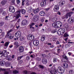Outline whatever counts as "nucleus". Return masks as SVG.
<instances>
[{
    "instance_id": "obj_1",
    "label": "nucleus",
    "mask_w": 74,
    "mask_h": 74,
    "mask_svg": "<svg viewBox=\"0 0 74 74\" xmlns=\"http://www.w3.org/2000/svg\"><path fill=\"white\" fill-rule=\"evenodd\" d=\"M12 31V30L10 29V30L7 33V34L5 36V37L7 38H9L10 39H12L14 37V36L13 35H12L11 34L10 32H11Z\"/></svg>"
},
{
    "instance_id": "obj_2",
    "label": "nucleus",
    "mask_w": 74,
    "mask_h": 74,
    "mask_svg": "<svg viewBox=\"0 0 74 74\" xmlns=\"http://www.w3.org/2000/svg\"><path fill=\"white\" fill-rule=\"evenodd\" d=\"M64 68L63 66H59L57 69L58 73L60 74H63L64 72Z\"/></svg>"
},
{
    "instance_id": "obj_3",
    "label": "nucleus",
    "mask_w": 74,
    "mask_h": 74,
    "mask_svg": "<svg viewBox=\"0 0 74 74\" xmlns=\"http://www.w3.org/2000/svg\"><path fill=\"white\" fill-rule=\"evenodd\" d=\"M27 38L28 40L30 41H32L34 39V36L33 35H32L31 34H29L27 35Z\"/></svg>"
},
{
    "instance_id": "obj_4",
    "label": "nucleus",
    "mask_w": 74,
    "mask_h": 74,
    "mask_svg": "<svg viewBox=\"0 0 74 74\" xmlns=\"http://www.w3.org/2000/svg\"><path fill=\"white\" fill-rule=\"evenodd\" d=\"M9 11L11 12L14 13L15 12V8L12 6H10L9 7Z\"/></svg>"
},
{
    "instance_id": "obj_5",
    "label": "nucleus",
    "mask_w": 74,
    "mask_h": 74,
    "mask_svg": "<svg viewBox=\"0 0 74 74\" xmlns=\"http://www.w3.org/2000/svg\"><path fill=\"white\" fill-rule=\"evenodd\" d=\"M39 16L37 15H36L34 16L33 19V21L35 22H36L39 20Z\"/></svg>"
},
{
    "instance_id": "obj_6",
    "label": "nucleus",
    "mask_w": 74,
    "mask_h": 74,
    "mask_svg": "<svg viewBox=\"0 0 74 74\" xmlns=\"http://www.w3.org/2000/svg\"><path fill=\"white\" fill-rule=\"evenodd\" d=\"M47 0H42V1L40 3V5L42 7H44L46 5L47 3H46Z\"/></svg>"
},
{
    "instance_id": "obj_7",
    "label": "nucleus",
    "mask_w": 74,
    "mask_h": 74,
    "mask_svg": "<svg viewBox=\"0 0 74 74\" xmlns=\"http://www.w3.org/2000/svg\"><path fill=\"white\" fill-rule=\"evenodd\" d=\"M21 36V31H18L15 33V36L17 38L20 37Z\"/></svg>"
},
{
    "instance_id": "obj_8",
    "label": "nucleus",
    "mask_w": 74,
    "mask_h": 74,
    "mask_svg": "<svg viewBox=\"0 0 74 74\" xmlns=\"http://www.w3.org/2000/svg\"><path fill=\"white\" fill-rule=\"evenodd\" d=\"M33 43L34 45L37 46L39 44V41L37 40H34L33 41Z\"/></svg>"
},
{
    "instance_id": "obj_9",
    "label": "nucleus",
    "mask_w": 74,
    "mask_h": 74,
    "mask_svg": "<svg viewBox=\"0 0 74 74\" xmlns=\"http://www.w3.org/2000/svg\"><path fill=\"white\" fill-rule=\"evenodd\" d=\"M62 58H64V59H65L66 60V61H63L64 62H67V63H68V62H69V58H67V56H66V54H64V55H63L62 56Z\"/></svg>"
},
{
    "instance_id": "obj_10",
    "label": "nucleus",
    "mask_w": 74,
    "mask_h": 74,
    "mask_svg": "<svg viewBox=\"0 0 74 74\" xmlns=\"http://www.w3.org/2000/svg\"><path fill=\"white\" fill-rule=\"evenodd\" d=\"M1 71H4L3 72L4 74H9V72L6 71V69H2L1 68H0V73Z\"/></svg>"
},
{
    "instance_id": "obj_11",
    "label": "nucleus",
    "mask_w": 74,
    "mask_h": 74,
    "mask_svg": "<svg viewBox=\"0 0 74 74\" xmlns=\"http://www.w3.org/2000/svg\"><path fill=\"white\" fill-rule=\"evenodd\" d=\"M24 48L22 46H20L18 47V51L22 53V52H23L24 51Z\"/></svg>"
},
{
    "instance_id": "obj_12",
    "label": "nucleus",
    "mask_w": 74,
    "mask_h": 74,
    "mask_svg": "<svg viewBox=\"0 0 74 74\" xmlns=\"http://www.w3.org/2000/svg\"><path fill=\"white\" fill-rule=\"evenodd\" d=\"M27 23V21L25 20L22 21L21 24L23 26H24V25H26Z\"/></svg>"
},
{
    "instance_id": "obj_13",
    "label": "nucleus",
    "mask_w": 74,
    "mask_h": 74,
    "mask_svg": "<svg viewBox=\"0 0 74 74\" xmlns=\"http://www.w3.org/2000/svg\"><path fill=\"white\" fill-rule=\"evenodd\" d=\"M57 23L58 28H59V27H62V26L63 24L62 22L59 21H57Z\"/></svg>"
},
{
    "instance_id": "obj_14",
    "label": "nucleus",
    "mask_w": 74,
    "mask_h": 74,
    "mask_svg": "<svg viewBox=\"0 0 74 74\" xmlns=\"http://www.w3.org/2000/svg\"><path fill=\"white\" fill-rule=\"evenodd\" d=\"M52 25L53 27H54V28H58L57 22L53 23Z\"/></svg>"
},
{
    "instance_id": "obj_15",
    "label": "nucleus",
    "mask_w": 74,
    "mask_h": 74,
    "mask_svg": "<svg viewBox=\"0 0 74 74\" xmlns=\"http://www.w3.org/2000/svg\"><path fill=\"white\" fill-rule=\"evenodd\" d=\"M59 6L58 5H55L53 8V10L54 11H56V10L57 11L59 10Z\"/></svg>"
},
{
    "instance_id": "obj_16",
    "label": "nucleus",
    "mask_w": 74,
    "mask_h": 74,
    "mask_svg": "<svg viewBox=\"0 0 74 74\" xmlns=\"http://www.w3.org/2000/svg\"><path fill=\"white\" fill-rule=\"evenodd\" d=\"M42 62L43 64H47V60L46 59L43 58L42 59Z\"/></svg>"
},
{
    "instance_id": "obj_17",
    "label": "nucleus",
    "mask_w": 74,
    "mask_h": 74,
    "mask_svg": "<svg viewBox=\"0 0 74 74\" xmlns=\"http://www.w3.org/2000/svg\"><path fill=\"white\" fill-rule=\"evenodd\" d=\"M20 10L22 14H25L26 12V11L24 9H22Z\"/></svg>"
},
{
    "instance_id": "obj_18",
    "label": "nucleus",
    "mask_w": 74,
    "mask_h": 74,
    "mask_svg": "<svg viewBox=\"0 0 74 74\" xmlns=\"http://www.w3.org/2000/svg\"><path fill=\"white\" fill-rule=\"evenodd\" d=\"M60 29V32H61V33L63 35V34H64V33H65V29L64 28H61L59 29Z\"/></svg>"
},
{
    "instance_id": "obj_19",
    "label": "nucleus",
    "mask_w": 74,
    "mask_h": 74,
    "mask_svg": "<svg viewBox=\"0 0 74 74\" xmlns=\"http://www.w3.org/2000/svg\"><path fill=\"white\" fill-rule=\"evenodd\" d=\"M68 22L69 23H74V20L71 18H70L69 19Z\"/></svg>"
},
{
    "instance_id": "obj_20",
    "label": "nucleus",
    "mask_w": 74,
    "mask_h": 74,
    "mask_svg": "<svg viewBox=\"0 0 74 74\" xmlns=\"http://www.w3.org/2000/svg\"><path fill=\"white\" fill-rule=\"evenodd\" d=\"M40 14L41 16H44L45 15V13L44 11H41L40 12Z\"/></svg>"
},
{
    "instance_id": "obj_21",
    "label": "nucleus",
    "mask_w": 74,
    "mask_h": 74,
    "mask_svg": "<svg viewBox=\"0 0 74 74\" xmlns=\"http://www.w3.org/2000/svg\"><path fill=\"white\" fill-rule=\"evenodd\" d=\"M9 43H10V42H5V43L4 44V47H6V48H7L9 44Z\"/></svg>"
},
{
    "instance_id": "obj_22",
    "label": "nucleus",
    "mask_w": 74,
    "mask_h": 74,
    "mask_svg": "<svg viewBox=\"0 0 74 74\" xmlns=\"http://www.w3.org/2000/svg\"><path fill=\"white\" fill-rule=\"evenodd\" d=\"M7 1L5 0H3L1 2V4H2V5H5Z\"/></svg>"
},
{
    "instance_id": "obj_23",
    "label": "nucleus",
    "mask_w": 74,
    "mask_h": 74,
    "mask_svg": "<svg viewBox=\"0 0 74 74\" xmlns=\"http://www.w3.org/2000/svg\"><path fill=\"white\" fill-rule=\"evenodd\" d=\"M14 14L16 15H21V11L20 10L17 11L14 13Z\"/></svg>"
},
{
    "instance_id": "obj_24",
    "label": "nucleus",
    "mask_w": 74,
    "mask_h": 74,
    "mask_svg": "<svg viewBox=\"0 0 74 74\" xmlns=\"http://www.w3.org/2000/svg\"><path fill=\"white\" fill-rule=\"evenodd\" d=\"M73 13V12H70L68 13L66 15H67L69 17H70V16H71V14H72Z\"/></svg>"
},
{
    "instance_id": "obj_25",
    "label": "nucleus",
    "mask_w": 74,
    "mask_h": 74,
    "mask_svg": "<svg viewBox=\"0 0 74 74\" xmlns=\"http://www.w3.org/2000/svg\"><path fill=\"white\" fill-rule=\"evenodd\" d=\"M63 66H64V67L65 68H68V64H67L66 63H64Z\"/></svg>"
},
{
    "instance_id": "obj_26",
    "label": "nucleus",
    "mask_w": 74,
    "mask_h": 74,
    "mask_svg": "<svg viewBox=\"0 0 74 74\" xmlns=\"http://www.w3.org/2000/svg\"><path fill=\"white\" fill-rule=\"evenodd\" d=\"M39 11H40V10H39V9H35L34 11V13H37V12H39Z\"/></svg>"
},
{
    "instance_id": "obj_27",
    "label": "nucleus",
    "mask_w": 74,
    "mask_h": 74,
    "mask_svg": "<svg viewBox=\"0 0 74 74\" xmlns=\"http://www.w3.org/2000/svg\"><path fill=\"white\" fill-rule=\"evenodd\" d=\"M14 45L16 46V47H19V45L18 44V42H15L14 43Z\"/></svg>"
},
{
    "instance_id": "obj_28",
    "label": "nucleus",
    "mask_w": 74,
    "mask_h": 74,
    "mask_svg": "<svg viewBox=\"0 0 74 74\" xmlns=\"http://www.w3.org/2000/svg\"><path fill=\"white\" fill-rule=\"evenodd\" d=\"M45 39V36H42L41 37V40L42 41H44Z\"/></svg>"
},
{
    "instance_id": "obj_29",
    "label": "nucleus",
    "mask_w": 74,
    "mask_h": 74,
    "mask_svg": "<svg viewBox=\"0 0 74 74\" xmlns=\"http://www.w3.org/2000/svg\"><path fill=\"white\" fill-rule=\"evenodd\" d=\"M4 64H5V61H2L0 63L1 66H4Z\"/></svg>"
},
{
    "instance_id": "obj_30",
    "label": "nucleus",
    "mask_w": 74,
    "mask_h": 74,
    "mask_svg": "<svg viewBox=\"0 0 74 74\" xmlns=\"http://www.w3.org/2000/svg\"><path fill=\"white\" fill-rule=\"evenodd\" d=\"M60 30L59 29L58 30V32H57V34L58 35H62V34L61 32L60 31Z\"/></svg>"
},
{
    "instance_id": "obj_31",
    "label": "nucleus",
    "mask_w": 74,
    "mask_h": 74,
    "mask_svg": "<svg viewBox=\"0 0 74 74\" xmlns=\"http://www.w3.org/2000/svg\"><path fill=\"white\" fill-rule=\"evenodd\" d=\"M16 19H18L19 18H21V14L16 15Z\"/></svg>"
},
{
    "instance_id": "obj_32",
    "label": "nucleus",
    "mask_w": 74,
    "mask_h": 74,
    "mask_svg": "<svg viewBox=\"0 0 74 74\" xmlns=\"http://www.w3.org/2000/svg\"><path fill=\"white\" fill-rule=\"evenodd\" d=\"M39 68H40V69H44V68L45 67H44V66L42 65H39Z\"/></svg>"
},
{
    "instance_id": "obj_33",
    "label": "nucleus",
    "mask_w": 74,
    "mask_h": 74,
    "mask_svg": "<svg viewBox=\"0 0 74 74\" xmlns=\"http://www.w3.org/2000/svg\"><path fill=\"white\" fill-rule=\"evenodd\" d=\"M69 35L67 34V33H65L64 35V37H69Z\"/></svg>"
},
{
    "instance_id": "obj_34",
    "label": "nucleus",
    "mask_w": 74,
    "mask_h": 74,
    "mask_svg": "<svg viewBox=\"0 0 74 74\" xmlns=\"http://www.w3.org/2000/svg\"><path fill=\"white\" fill-rule=\"evenodd\" d=\"M1 52L2 53L3 56H4V54L5 53H6L7 51H6V50H4L3 51H1Z\"/></svg>"
},
{
    "instance_id": "obj_35",
    "label": "nucleus",
    "mask_w": 74,
    "mask_h": 74,
    "mask_svg": "<svg viewBox=\"0 0 74 74\" xmlns=\"http://www.w3.org/2000/svg\"><path fill=\"white\" fill-rule=\"evenodd\" d=\"M64 27H65L66 29H67L69 27V26L67 25V24H64Z\"/></svg>"
},
{
    "instance_id": "obj_36",
    "label": "nucleus",
    "mask_w": 74,
    "mask_h": 74,
    "mask_svg": "<svg viewBox=\"0 0 74 74\" xmlns=\"http://www.w3.org/2000/svg\"><path fill=\"white\" fill-rule=\"evenodd\" d=\"M24 40V37H23V36H21L20 38V41H23Z\"/></svg>"
},
{
    "instance_id": "obj_37",
    "label": "nucleus",
    "mask_w": 74,
    "mask_h": 74,
    "mask_svg": "<svg viewBox=\"0 0 74 74\" xmlns=\"http://www.w3.org/2000/svg\"><path fill=\"white\" fill-rule=\"evenodd\" d=\"M53 22H56V21H57V20H58V19L56 18H53Z\"/></svg>"
},
{
    "instance_id": "obj_38",
    "label": "nucleus",
    "mask_w": 74,
    "mask_h": 74,
    "mask_svg": "<svg viewBox=\"0 0 74 74\" xmlns=\"http://www.w3.org/2000/svg\"><path fill=\"white\" fill-rule=\"evenodd\" d=\"M26 60H30V58L29 56H26Z\"/></svg>"
},
{
    "instance_id": "obj_39",
    "label": "nucleus",
    "mask_w": 74,
    "mask_h": 74,
    "mask_svg": "<svg viewBox=\"0 0 74 74\" xmlns=\"http://www.w3.org/2000/svg\"><path fill=\"white\" fill-rule=\"evenodd\" d=\"M62 18L63 19H65V18H68V16L67 15H65L64 16L62 17Z\"/></svg>"
},
{
    "instance_id": "obj_40",
    "label": "nucleus",
    "mask_w": 74,
    "mask_h": 74,
    "mask_svg": "<svg viewBox=\"0 0 74 74\" xmlns=\"http://www.w3.org/2000/svg\"><path fill=\"white\" fill-rule=\"evenodd\" d=\"M18 73V71L16 70L14 71L13 72V74H16V73Z\"/></svg>"
},
{
    "instance_id": "obj_41",
    "label": "nucleus",
    "mask_w": 74,
    "mask_h": 74,
    "mask_svg": "<svg viewBox=\"0 0 74 74\" xmlns=\"http://www.w3.org/2000/svg\"><path fill=\"white\" fill-rule=\"evenodd\" d=\"M57 60H58V59H56V58H54L53 59V62H57Z\"/></svg>"
},
{
    "instance_id": "obj_42",
    "label": "nucleus",
    "mask_w": 74,
    "mask_h": 74,
    "mask_svg": "<svg viewBox=\"0 0 74 74\" xmlns=\"http://www.w3.org/2000/svg\"><path fill=\"white\" fill-rule=\"evenodd\" d=\"M22 58H23V56L18 57L17 60H19Z\"/></svg>"
},
{
    "instance_id": "obj_43",
    "label": "nucleus",
    "mask_w": 74,
    "mask_h": 74,
    "mask_svg": "<svg viewBox=\"0 0 74 74\" xmlns=\"http://www.w3.org/2000/svg\"><path fill=\"white\" fill-rule=\"evenodd\" d=\"M3 56V54L1 52V51H0V57H1V58H2Z\"/></svg>"
},
{
    "instance_id": "obj_44",
    "label": "nucleus",
    "mask_w": 74,
    "mask_h": 74,
    "mask_svg": "<svg viewBox=\"0 0 74 74\" xmlns=\"http://www.w3.org/2000/svg\"><path fill=\"white\" fill-rule=\"evenodd\" d=\"M6 64H8V66H10V64H11V62H9L7 61L6 62Z\"/></svg>"
},
{
    "instance_id": "obj_45",
    "label": "nucleus",
    "mask_w": 74,
    "mask_h": 74,
    "mask_svg": "<svg viewBox=\"0 0 74 74\" xmlns=\"http://www.w3.org/2000/svg\"><path fill=\"white\" fill-rule=\"evenodd\" d=\"M23 74H27V71L25 70L23 71Z\"/></svg>"
},
{
    "instance_id": "obj_46",
    "label": "nucleus",
    "mask_w": 74,
    "mask_h": 74,
    "mask_svg": "<svg viewBox=\"0 0 74 74\" xmlns=\"http://www.w3.org/2000/svg\"><path fill=\"white\" fill-rule=\"evenodd\" d=\"M69 73L70 74H73V70H71L69 71Z\"/></svg>"
},
{
    "instance_id": "obj_47",
    "label": "nucleus",
    "mask_w": 74,
    "mask_h": 74,
    "mask_svg": "<svg viewBox=\"0 0 74 74\" xmlns=\"http://www.w3.org/2000/svg\"><path fill=\"white\" fill-rule=\"evenodd\" d=\"M32 7H29L28 8V10H32Z\"/></svg>"
},
{
    "instance_id": "obj_48",
    "label": "nucleus",
    "mask_w": 74,
    "mask_h": 74,
    "mask_svg": "<svg viewBox=\"0 0 74 74\" xmlns=\"http://www.w3.org/2000/svg\"><path fill=\"white\" fill-rule=\"evenodd\" d=\"M17 4H19L21 3V1L19 0H17Z\"/></svg>"
},
{
    "instance_id": "obj_49",
    "label": "nucleus",
    "mask_w": 74,
    "mask_h": 74,
    "mask_svg": "<svg viewBox=\"0 0 74 74\" xmlns=\"http://www.w3.org/2000/svg\"><path fill=\"white\" fill-rule=\"evenodd\" d=\"M45 56H46V55L45 54H43L42 55V58H45Z\"/></svg>"
},
{
    "instance_id": "obj_50",
    "label": "nucleus",
    "mask_w": 74,
    "mask_h": 74,
    "mask_svg": "<svg viewBox=\"0 0 74 74\" xmlns=\"http://www.w3.org/2000/svg\"><path fill=\"white\" fill-rule=\"evenodd\" d=\"M3 25H4V23L3 22L0 23V26H3Z\"/></svg>"
},
{
    "instance_id": "obj_51",
    "label": "nucleus",
    "mask_w": 74,
    "mask_h": 74,
    "mask_svg": "<svg viewBox=\"0 0 74 74\" xmlns=\"http://www.w3.org/2000/svg\"><path fill=\"white\" fill-rule=\"evenodd\" d=\"M56 30H54L51 31L52 33H56Z\"/></svg>"
},
{
    "instance_id": "obj_52",
    "label": "nucleus",
    "mask_w": 74,
    "mask_h": 74,
    "mask_svg": "<svg viewBox=\"0 0 74 74\" xmlns=\"http://www.w3.org/2000/svg\"><path fill=\"white\" fill-rule=\"evenodd\" d=\"M7 60L8 61H11V59L9 57H7Z\"/></svg>"
},
{
    "instance_id": "obj_53",
    "label": "nucleus",
    "mask_w": 74,
    "mask_h": 74,
    "mask_svg": "<svg viewBox=\"0 0 74 74\" xmlns=\"http://www.w3.org/2000/svg\"><path fill=\"white\" fill-rule=\"evenodd\" d=\"M4 33L2 32L0 36H2L3 37V36H4Z\"/></svg>"
},
{
    "instance_id": "obj_54",
    "label": "nucleus",
    "mask_w": 74,
    "mask_h": 74,
    "mask_svg": "<svg viewBox=\"0 0 74 74\" xmlns=\"http://www.w3.org/2000/svg\"><path fill=\"white\" fill-rule=\"evenodd\" d=\"M37 59L38 61H40L41 60V58H40L39 57H37Z\"/></svg>"
},
{
    "instance_id": "obj_55",
    "label": "nucleus",
    "mask_w": 74,
    "mask_h": 74,
    "mask_svg": "<svg viewBox=\"0 0 74 74\" xmlns=\"http://www.w3.org/2000/svg\"><path fill=\"white\" fill-rule=\"evenodd\" d=\"M27 11L29 13H31L32 12V10H28Z\"/></svg>"
},
{
    "instance_id": "obj_56",
    "label": "nucleus",
    "mask_w": 74,
    "mask_h": 74,
    "mask_svg": "<svg viewBox=\"0 0 74 74\" xmlns=\"http://www.w3.org/2000/svg\"><path fill=\"white\" fill-rule=\"evenodd\" d=\"M35 24L34 23H32L30 25V26H33V25H34Z\"/></svg>"
},
{
    "instance_id": "obj_57",
    "label": "nucleus",
    "mask_w": 74,
    "mask_h": 74,
    "mask_svg": "<svg viewBox=\"0 0 74 74\" xmlns=\"http://www.w3.org/2000/svg\"><path fill=\"white\" fill-rule=\"evenodd\" d=\"M8 16H6L5 18V19L6 21H7V20H8Z\"/></svg>"
},
{
    "instance_id": "obj_58",
    "label": "nucleus",
    "mask_w": 74,
    "mask_h": 74,
    "mask_svg": "<svg viewBox=\"0 0 74 74\" xmlns=\"http://www.w3.org/2000/svg\"><path fill=\"white\" fill-rule=\"evenodd\" d=\"M3 15H4V16L6 14V12H4L3 13Z\"/></svg>"
},
{
    "instance_id": "obj_59",
    "label": "nucleus",
    "mask_w": 74,
    "mask_h": 74,
    "mask_svg": "<svg viewBox=\"0 0 74 74\" xmlns=\"http://www.w3.org/2000/svg\"><path fill=\"white\" fill-rule=\"evenodd\" d=\"M16 28L17 29H19V28H20V26L19 25H16Z\"/></svg>"
},
{
    "instance_id": "obj_60",
    "label": "nucleus",
    "mask_w": 74,
    "mask_h": 74,
    "mask_svg": "<svg viewBox=\"0 0 74 74\" xmlns=\"http://www.w3.org/2000/svg\"><path fill=\"white\" fill-rule=\"evenodd\" d=\"M30 57L33 58H34V56L32 55H31Z\"/></svg>"
},
{
    "instance_id": "obj_61",
    "label": "nucleus",
    "mask_w": 74,
    "mask_h": 74,
    "mask_svg": "<svg viewBox=\"0 0 74 74\" xmlns=\"http://www.w3.org/2000/svg\"><path fill=\"white\" fill-rule=\"evenodd\" d=\"M57 14L59 15H61V14L60 13V12H57Z\"/></svg>"
},
{
    "instance_id": "obj_62",
    "label": "nucleus",
    "mask_w": 74,
    "mask_h": 74,
    "mask_svg": "<svg viewBox=\"0 0 74 74\" xmlns=\"http://www.w3.org/2000/svg\"><path fill=\"white\" fill-rule=\"evenodd\" d=\"M60 49H58V53H60Z\"/></svg>"
},
{
    "instance_id": "obj_63",
    "label": "nucleus",
    "mask_w": 74,
    "mask_h": 74,
    "mask_svg": "<svg viewBox=\"0 0 74 74\" xmlns=\"http://www.w3.org/2000/svg\"><path fill=\"white\" fill-rule=\"evenodd\" d=\"M48 31L49 32H50V31H51V28H49L48 29Z\"/></svg>"
},
{
    "instance_id": "obj_64",
    "label": "nucleus",
    "mask_w": 74,
    "mask_h": 74,
    "mask_svg": "<svg viewBox=\"0 0 74 74\" xmlns=\"http://www.w3.org/2000/svg\"><path fill=\"white\" fill-rule=\"evenodd\" d=\"M31 74H37L34 72H32V73H31Z\"/></svg>"
}]
</instances>
